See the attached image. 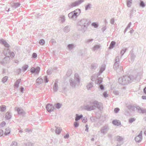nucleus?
<instances>
[{
  "instance_id": "f257e3e1",
  "label": "nucleus",
  "mask_w": 146,
  "mask_h": 146,
  "mask_svg": "<svg viewBox=\"0 0 146 146\" xmlns=\"http://www.w3.org/2000/svg\"><path fill=\"white\" fill-rule=\"evenodd\" d=\"M0 43L3 44L5 47L4 50L3 52L6 56L0 62V64L5 66V64L8 63L10 61V57L13 58L15 56V54L13 52H11L9 49V45L7 42L3 39H0Z\"/></svg>"
},
{
  "instance_id": "f03ea898",
  "label": "nucleus",
  "mask_w": 146,
  "mask_h": 146,
  "mask_svg": "<svg viewBox=\"0 0 146 146\" xmlns=\"http://www.w3.org/2000/svg\"><path fill=\"white\" fill-rule=\"evenodd\" d=\"M89 21L86 19H82L78 21L77 23V28L79 31L84 32L87 30Z\"/></svg>"
},
{
  "instance_id": "7ed1b4c3",
  "label": "nucleus",
  "mask_w": 146,
  "mask_h": 146,
  "mask_svg": "<svg viewBox=\"0 0 146 146\" xmlns=\"http://www.w3.org/2000/svg\"><path fill=\"white\" fill-rule=\"evenodd\" d=\"M100 107V103L97 101L93 100L90 101L89 104L84 105V109L88 111H91L95 110L96 108L99 109Z\"/></svg>"
},
{
  "instance_id": "20e7f679",
  "label": "nucleus",
  "mask_w": 146,
  "mask_h": 146,
  "mask_svg": "<svg viewBox=\"0 0 146 146\" xmlns=\"http://www.w3.org/2000/svg\"><path fill=\"white\" fill-rule=\"evenodd\" d=\"M134 78L133 76H125L118 79V82L122 85H125L131 83L133 80Z\"/></svg>"
},
{
  "instance_id": "39448f33",
  "label": "nucleus",
  "mask_w": 146,
  "mask_h": 146,
  "mask_svg": "<svg viewBox=\"0 0 146 146\" xmlns=\"http://www.w3.org/2000/svg\"><path fill=\"white\" fill-rule=\"evenodd\" d=\"M80 78L77 73H75L74 75V79L71 78L69 80L70 86L73 88H75L76 86L80 85Z\"/></svg>"
},
{
  "instance_id": "423d86ee",
  "label": "nucleus",
  "mask_w": 146,
  "mask_h": 146,
  "mask_svg": "<svg viewBox=\"0 0 146 146\" xmlns=\"http://www.w3.org/2000/svg\"><path fill=\"white\" fill-rule=\"evenodd\" d=\"M81 12L80 9H77L74 11L69 13L68 15V17L70 19L75 20L76 18L79 15Z\"/></svg>"
},
{
  "instance_id": "0eeeda50",
  "label": "nucleus",
  "mask_w": 146,
  "mask_h": 146,
  "mask_svg": "<svg viewBox=\"0 0 146 146\" xmlns=\"http://www.w3.org/2000/svg\"><path fill=\"white\" fill-rule=\"evenodd\" d=\"M119 56H116L115 59V62L114 64L113 68L114 69L116 70L117 72H121L122 70V67L121 66H119Z\"/></svg>"
},
{
  "instance_id": "6e6552de",
  "label": "nucleus",
  "mask_w": 146,
  "mask_h": 146,
  "mask_svg": "<svg viewBox=\"0 0 146 146\" xmlns=\"http://www.w3.org/2000/svg\"><path fill=\"white\" fill-rule=\"evenodd\" d=\"M129 109L133 111H135V110H137V112L139 113H146V109H143L139 106L136 107L132 105H129L128 106Z\"/></svg>"
},
{
  "instance_id": "1a4fd4ad",
  "label": "nucleus",
  "mask_w": 146,
  "mask_h": 146,
  "mask_svg": "<svg viewBox=\"0 0 146 146\" xmlns=\"http://www.w3.org/2000/svg\"><path fill=\"white\" fill-rule=\"evenodd\" d=\"M84 1V0H78L72 3L69 5V9L72 8L74 7L77 6Z\"/></svg>"
},
{
  "instance_id": "9d476101",
  "label": "nucleus",
  "mask_w": 146,
  "mask_h": 146,
  "mask_svg": "<svg viewBox=\"0 0 146 146\" xmlns=\"http://www.w3.org/2000/svg\"><path fill=\"white\" fill-rule=\"evenodd\" d=\"M109 129L108 125H106L101 128L100 130L101 132L104 135L105 134Z\"/></svg>"
},
{
  "instance_id": "9b49d317",
  "label": "nucleus",
  "mask_w": 146,
  "mask_h": 146,
  "mask_svg": "<svg viewBox=\"0 0 146 146\" xmlns=\"http://www.w3.org/2000/svg\"><path fill=\"white\" fill-rule=\"evenodd\" d=\"M40 70V67L38 66L36 68H32L30 70V72L32 74L35 73L36 74H38Z\"/></svg>"
},
{
  "instance_id": "f8f14e48",
  "label": "nucleus",
  "mask_w": 146,
  "mask_h": 146,
  "mask_svg": "<svg viewBox=\"0 0 146 146\" xmlns=\"http://www.w3.org/2000/svg\"><path fill=\"white\" fill-rule=\"evenodd\" d=\"M54 109V106L50 104H48L46 106V109L49 112L53 111Z\"/></svg>"
},
{
  "instance_id": "ddd939ff",
  "label": "nucleus",
  "mask_w": 146,
  "mask_h": 146,
  "mask_svg": "<svg viewBox=\"0 0 146 146\" xmlns=\"http://www.w3.org/2000/svg\"><path fill=\"white\" fill-rule=\"evenodd\" d=\"M142 132L141 131L139 134L135 137V139L136 142L139 143L141 142L142 139Z\"/></svg>"
},
{
  "instance_id": "4468645a",
  "label": "nucleus",
  "mask_w": 146,
  "mask_h": 146,
  "mask_svg": "<svg viewBox=\"0 0 146 146\" xmlns=\"http://www.w3.org/2000/svg\"><path fill=\"white\" fill-rule=\"evenodd\" d=\"M18 113L22 116H23L25 114V112L22 109L20 108H18L16 110Z\"/></svg>"
},
{
  "instance_id": "2eb2a0df",
  "label": "nucleus",
  "mask_w": 146,
  "mask_h": 146,
  "mask_svg": "<svg viewBox=\"0 0 146 146\" xmlns=\"http://www.w3.org/2000/svg\"><path fill=\"white\" fill-rule=\"evenodd\" d=\"M20 5V4L18 3H13L11 4V7L15 9L17 8Z\"/></svg>"
},
{
  "instance_id": "dca6fc26",
  "label": "nucleus",
  "mask_w": 146,
  "mask_h": 146,
  "mask_svg": "<svg viewBox=\"0 0 146 146\" xmlns=\"http://www.w3.org/2000/svg\"><path fill=\"white\" fill-rule=\"evenodd\" d=\"M58 89V81L56 80L53 85V90L55 92H56Z\"/></svg>"
},
{
  "instance_id": "f3484780",
  "label": "nucleus",
  "mask_w": 146,
  "mask_h": 146,
  "mask_svg": "<svg viewBox=\"0 0 146 146\" xmlns=\"http://www.w3.org/2000/svg\"><path fill=\"white\" fill-rule=\"evenodd\" d=\"M112 123L114 125L117 126H119L121 124L120 121L117 120H113Z\"/></svg>"
},
{
  "instance_id": "a211bd4d",
  "label": "nucleus",
  "mask_w": 146,
  "mask_h": 146,
  "mask_svg": "<svg viewBox=\"0 0 146 146\" xmlns=\"http://www.w3.org/2000/svg\"><path fill=\"white\" fill-rule=\"evenodd\" d=\"M106 67L105 66H103L101 68L99 72L97 73V75L99 76L105 70Z\"/></svg>"
},
{
  "instance_id": "6ab92c4d",
  "label": "nucleus",
  "mask_w": 146,
  "mask_h": 146,
  "mask_svg": "<svg viewBox=\"0 0 146 146\" xmlns=\"http://www.w3.org/2000/svg\"><path fill=\"white\" fill-rule=\"evenodd\" d=\"M102 82V78L98 77L95 81V83L97 84H100Z\"/></svg>"
},
{
  "instance_id": "aec40b11",
  "label": "nucleus",
  "mask_w": 146,
  "mask_h": 146,
  "mask_svg": "<svg viewBox=\"0 0 146 146\" xmlns=\"http://www.w3.org/2000/svg\"><path fill=\"white\" fill-rule=\"evenodd\" d=\"M11 114L9 111L7 112L6 114L5 118L8 120L10 119L11 118Z\"/></svg>"
},
{
  "instance_id": "412c9836",
  "label": "nucleus",
  "mask_w": 146,
  "mask_h": 146,
  "mask_svg": "<svg viewBox=\"0 0 146 146\" xmlns=\"http://www.w3.org/2000/svg\"><path fill=\"white\" fill-rule=\"evenodd\" d=\"M83 117V115L81 114L80 115L77 114L76 115V117L75 120L76 121H78L80 119L82 118Z\"/></svg>"
},
{
  "instance_id": "4be33fe9",
  "label": "nucleus",
  "mask_w": 146,
  "mask_h": 146,
  "mask_svg": "<svg viewBox=\"0 0 146 146\" xmlns=\"http://www.w3.org/2000/svg\"><path fill=\"white\" fill-rule=\"evenodd\" d=\"M43 81L42 78L40 77L38 78L36 80V82L37 85H39L41 84Z\"/></svg>"
},
{
  "instance_id": "5701e85b",
  "label": "nucleus",
  "mask_w": 146,
  "mask_h": 146,
  "mask_svg": "<svg viewBox=\"0 0 146 146\" xmlns=\"http://www.w3.org/2000/svg\"><path fill=\"white\" fill-rule=\"evenodd\" d=\"M116 42L114 41H112L111 42L110 46L109 47V49H112L115 46Z\"/></svg>"
},
{
  "instance_id": "b1692460",
  "label": "nucleus",
  "mask_w": 146,
  "mask_h": 146,
  "mask_svg": "<svg viewBox=\"0 0 146 146\" xmlns=\"http://www.w3.org/2000/svg\"><path fill=\"white\" fill-rule=\"evenodd\" d=\"M116 139L117 141L120 143L123 142V138L122 137L117 136L116 137Z\"/></svg>"
},
{
  "instance_id": "393cba45",
  "label": "nucleus",
  "mask_w": 146,
  "mask_h": 146,
  "mask_svg": "<svg viewBox=\"0 0 146 146\" xmlns=\"http://www.w3.org/2000/svg\"><path fill=\"white\" fill-rule=\"evenodd\" d=\"M93 86V83L92 82H90L89 84H88L86 87L87 90H89L92 88Z\"/></svg>"
},
{
  "instance_id": "a878e982",
  "label": "nucleus",
  "mask_w": 146,
  "mask_h": 146,
  "mask_svg": "<svg viewBox=\"0 0 146 146\" xmlns=\"http://www.w3.org/2000/svg\"><path fill=\"white\" fill-rule=\"evenodd\" d=\"M75 47L74 44H69L67 45V48L69 50H71Z\"/></svg>"
},
{
  "instance_id": "bb28decb",
  "label": "nucleus",
  "mask_w": 146,
  "mask_h": 146,
  "mask_svg": "<svg viewBox=\"0 0 146 146\" xmlns=\"http://www.w3.org/2000/svg\"><path fill=\"white\" fill-rule=\"evenodd\" d=\"M10 129L8 127L6 128L5 129V131L4 134L5 135H7L9 134L10 133Z\"/></svg>"
},
{
  "instance_id": "cd10ccee",
  "label": "nucleus",
  "mask_w": 146,
  "mask_h": 146,
  "mask_svg": "<svg viewBox=\"0 0 146 146\" xmlns=\"http://www.w3.org/2000/svg\"><path fill=\"white\" fill-rule=\"evenodd\" d=\"M55 127L56 128L55 130L56 133L58 134H60L61 131L62 129L59 127Z\"/></svg>"
},
{
  "instance_id": "c85d7f7f",
  "label": "nucleus",
  "mask_w": 146,
  "mask_h": 146,
  "mask_svg": "<svg viewBox=\"0 0 146 146\" xmlns=\"http://www.w3.org/2000/svg\"><path fill=\"white\" fill-rule=\"evenodd\" d=\"M132 3V0H127V5L128 7H130Z\"/></svg>"
},
{
  "instance_id": "c756f323",
  "label": "nucleus",
  "mask_w": 146,
  "mask_h": 146,
  "mask_svg": "<svg viewBox=\"0 0 146 146\" xmlns=\"http://www.w3.org/2000/svg\"><path fill=\"white\" fill-rule=\"evenodd\" d=\"M21 79H18L16 81L15 83L14 86H15L18 88L19 86V85L21 82Z\"/></svg>"
},
{
  "instance_id": "7c9ffc66",
  "label": "nucleus",
  "mask_w": 146,
  "mask_h": 146,
  "mask_svg": "<svg viewBox=\"0 0 146 146\" xmlns=\"http://www.w3.org/2000/svg\"><path fill=\"white\" fill-rule=\"evenodd\" d=\"M139 5L140 7L144 8L145 6V4L144 3V1H141L139 3Z\"/></svg>"
},
{
  "instance_id": "2f4dec72",
  "label": "nucleus",
  "mask_w": 146,
  "mask_h": 146,
  "mask_svg": "<svg viewBox=\"0 0 146 146\" xmlns=\"http://www.w3.org/2000/svg\"><path fill=\"white\" fill-rule=\"evenodd\" d=\"M65 17L64 15L61 16L60 17L59 20L61 21L62 23H64L65 21Z\"/></svg>"
},
{
  "instance_id": "473e14b6",
  "label": "nucleus",
  "mask_w": 146,
  "mask_h": 146,
  "mask_svg": "<svg viewBox=\"0 0 146 146\" xmlns=\"http://www.w3.org/2000/svg\"><path fill=\"white\" fill-rule=\"evenodd\" d=\"M8 77L7 76H5L3 77L1 80V81L3 83H5L6 82L8 79Z\"/></svg>"
},
{
  "instance_id": "72a5a7b5",
  "label": "nucleus",
  "mask_w": 146,
  "mask_h": 146,
  "mask_svg": "<svg viewBox=\"0 0 146 146\" xmlns=\"http://www.w3.org/2000/svg\"><path fill=\"white\" fill-rule=\"evenodd\" d=\"M100 47V46L99 45H95L93 49V50L95 51L96 50H97L99 49Z\"/></svg>"
},
{
  "instance_id": "f704fd0d",
  "label": "nucleus",
  "mask_w": 146,
  "mask_h": 146,
  "mask_svg": "<svg viewBox=\"0 0 146 146\" xmlns=\"http://www.w3.org/2000/svg\"><path fill=\"white\" fill-rule=\"evenodd\" d=\"M136 11V10H134L133 9L132 10H131L130 11V18H131L132 17H133V14L134 13H135Z\"/></svg>"
},
{
  "instance_id": "c9c22d12",
  "label": "nucleus",
  "mask_w": 146,
  "mask_h": 146,
  "mask_svg": "<svg viewBox=\"0 0 146 146\" xmlns=\"http://www.w3.org/2000/svg\"><path fill=\"white\" fill-rule=\"evenodd\" d=\"M70 29L69 26H67L64 28V32L67 33L70 31Z\"/></svg>"
},
{
  "instance_id": "e433bc0d",
  "label": "nucleus",
  "mask_w": 146,
  "mask_h": 146,
  "mask_svg": "<svg viewBox=\"0 0 146 146\" xmlns=\"http://www.w3.org/2000/svg\"><path fill=\"white\" fill-rule=\"evenodd\" d=\"M98 64H93L91 65V68L92 69L95 70L98 66Z\"/></svg>"
},
{
  "instance_id": "4c0bfd02",
  "label": "nucleus",
  "mask_w": 146,
  "mask_h": 146,
  "mask_svg": "<svg viewBox=\"0 0 146 146\" xmlns=\"http://www.w3.org/2000/svg\"><path fill=\"white\" fill-rule=\"evenodd\" d=\"M62 105V104L60 103H57L55 105V106L56 108L59 109L61 107Z\"/></svg>"
},
{
  "instance_id": "58836bf2",
  "label": "nucleus",
  "mask_w": 146,
  "mask_h": 146,
  "mask_svg": "<svg viewBox=\"0 0 146 146\" xmlns=\"http://www.w3.org/2000/svg\"><path fill=\"white\" fill-rule=\"evenodd\" d=\"M28 67H29V66L28 65H24L22 67V68L23 69V71H26Z\"/></svg>"
},
{
  "instance_id": "ea45409f",
  "label": "nucleus",
  "mask_w": 146,
  "mask_h": 146,
  "mask_svg": "<svg viewBox=\"0 0 146 146\" xmlns=\"http://www.w3.org/2000/svg\"><path fill=\"white\" fill-rule=\"evenodd\" d=\"M92 5L90 4H87L85 7V9L86 10H87L90 9L91 6Z\"/></svg>"
},
{
  "instance_id": "a19ab883",
  "label": "nucleus",
  "mask_w": 146,
  "mask_h": 146,
  "mask_svg": "<svg viewBox=\"0 0 146 146\" xmlns=\"http://www.w3.org/2000/svg\"><path fill=\"white\" fill-rule=\"evenodd\" d=\"M52 68L49 69L47 71V74L48 75H50L52 72Z\"/></svg>"
},
{
  "instance_id": "79ce46f5",
  "label": "nucleus",
  "mask_w": 146,
  "mask_h": 146,
  "mask_svg": "<svg viewBox=\"0 0 146 146\" xmlns=\"http://www.w3.org/2000/svg\"><path fill=\"white\" fill-rule=\"evenodd\" d=\"M131 55V59L133 61L135 57V55L134 54L132 53L130 55Z\"/></svg>"
},
{
  "instance_id": "37998d69",
  "label": "nucleus",
  "mask_w": 146,
  "mask_h": 146,
  "mask_svg": "<svg viewBox=\"0 0 146 146\" xmlns=\"http://www.w3.org/2000/svg\"><path fill=\"white\" fill-rule=\"evenodd\" d=\"M127 48H125L123 49L121 52L120 54H121V56H122L125 53V52H126V50H127Z\"/></svg>"
},
{
  "instance_id": "c03bdc74",
  "label": "nucleus",
  "mask_w": 146,
  "mask_h": 146,
  "mask_svg": "<svg viewBox=\"0 0 146 146\" xmlns=\"http://www.w3.org/2000/svg\"><path fill=\"white\" fill-rule=\"evenodd\" d=\"M1 111L3 112L5 111V110L6 109V107L5 106L2 105L1 106Z\"/></svg>"
},
{
  "instance_id": "a18cd8bd",
  "label": "nucleus",
  "mask_w": 146,
  "mask_h": 146,
  "mask_svg": "<svg viewBox=\"0 0 146 146\" xmlns=\"http://www.w3.org/2000/svg\"><path fill=\"white\" fill-rule=\"evenodd\" d=\"M92 25L94 26L95 28H97L98 27V25L97 23H93L92 24Z\"/></svg>"
},
{
  "instance_id": "49530a36",
  "label": "nucleus",
  "mask_w": 146,
  "mask_h": 146,
  "mask_svg": "<svg viewBox=\"0 0 146 146\" xmlns=\"http://www.w3.org/2000/svg\"><path fill=\"white\" fill-rule=\"evenodd\" d=\"M93 40V39H87L86 40V43H89L91 42H92Z\"/></svg>"
},
{
  "instance_id": "de8ad7c7",
  "label": "nucleus",
  "mask_w": 146,
  "mask_h": 146,
  "mask_svg": "<svg viewBox=\"0 0 146 146\" xmlns=\"http://www.w3.org/2000/svg\"><path fill=\"white\" fill-rule=\"evenodd\" d=\"M135 119L134 118H130L129 120V122L130 123H131L134 121Z\"/></svg>"
},
{
  "instance_id": "09e8293b",
  "label": "nucleus",
  "mask_w": 146,
  "mask_h": 146,
  "mask_svg": "<svg viewBox=\"0 0 146 146\" xmlns=\"http://www.w3.org/2000/svg\"><path fill=\"white\" fill-rule=\"evenodd\" d=\"M44 80L46 83H47L48 82L49 80L47 76H46L44 77Z\"/></svg>"
},
{
  "instance_id": "8fccbe9b",
  "label": "nucleus",
  "mask_w": 146,
  "mask_h": 146,
  "mask_svg": "<svg viewBox=\"0 0 146 146\" xmlns=\"http://www.w3.org/2000/svg\"><path fill=\"white\" fill-rule=\"evenodd\" d=\"M11 146H17V142L15 141L13 142Z\"/></svg>"
},
{
  "instance_id": "3c124183",
  "label": "nucleus",
  "mask_w": 146,
  "mask_h": 146,
  "mask_svg": "<svg viewBox=\"0 0 146 146\" xmlns=\"http://www.w3.org/2000/svg\"><path fill=\"white\" fill-rule=\"evenodd\" d=\"M39 42L40 44L43 45L44 44L45 41L43 39H41L40 40Z\"/></svg>"
},
{
  "instance_id": "603ef678",
  "label": "nucleus",
  "mask_w": 146,
  "mask_h": 146,
  "mask_svg": "<svg viewBox=\"0 0 146 146\" xmlns=\"http://www.w3.org/2000/svg\"><path fill=\"white\" fill-rule=\"evenodd\" d=\"M113 93L116 95H118L119 94V92L118 91L115 90L113 91Z\"/></svg>"
},
{
  "instance_id": "864d4df0",
  "label": "nucleus",
  "mask_w": 146,
  "mask_h": 146,
  "mask_svg": "<svg viewBox=\"0 0 146 146\" xmlns=\"http://www.w3.org/2000/svg\"><path fill=\"white\" fill-rule=\"evenodd\" d=\"M72 74V71L71 70H68L67 73V76H70Z\"/></svg>"
},
{
  "instance_id": "5fc2aeb1",
  "label": "nucleus",
  "mask_w": 146,
  "mask_h": 146,
  "mask_svg": "<svg viewBox=\"0 0 146 146\" xmlns=\"http://www.w3.org/2000/svg\"><path fill=\"white\" fill-rule=\"evenodd\" d=\"M87 119L86 117H85L83 119L82 122L84 123H86L87 122Z\"/></svg>"
},
{
  "instance_id": "6e6d98bb",
  "label": "nucleus",
  "mask_w": 146,
  "mask_h": 146,
  "mask_svg": "<svg viewBox=\"0 0 146 146\" xmlns=\"http://www.w3.org/2000/svg\"><path fill=\"white\" fill-rule=\"evenodd\" d=\"M6 123L5 122L3 121L1 123L0 126L1 127H3L6 125Z\"/></svg>"
},
{
  "instance_id": "4d7b16f0",
  "label": "nucleus",
  "mask_w": 146,
  "mask_h": 146,
  "mask_svg": "<svg viewBox=\"0 0 146 146\" xmlns=\"http://www.w3.org/2000/svg\"><path fill=\"white\" fill-rule=\"evenodd\" d=\"M105 98H106L108 96V95L107 92H105L103 94Z\"/></svg>"
},
{
  "instance_id": "13d9d810",
  "label": "nucleus",
  "mask_w": 146,
  "mask_h": 146,
  "mask_svg": "<svg viewBox=\"0 0 146 146\" xmlns=\"http://www.w3.org/2000/svg\"><path fill=\"white\" fill-rule=\"evenodd\" d=\"M100 89L101 90H104V87L103 85H100Z\"/></svg>"
},
{
  "instance_id": "bf43d9fd",
  "label": "nucleus",
  "mask_w": 146,
  "mask_h": 146,
  "mask_svg": "<svg viewBox=\"0 0 146 146\" xmlns=\"http://www.w3.org/2000/svg\"><path fill=\"white\" fill-rule=\"evenodd\" d=\"M119 110V108H115L114 109V111L115 113H117L118 112Z\"/></svg>"
},
{
  "instance_id": "052dcab7",
  "label": "nucleus",
  "mask_w": 146,
  "mask_h": 146,
  "mask_svg": "<svg viewBox=\"0 0 146 146\" xmlns=\"http://www.w3.org/2000/svg\"><path fill=\"white\" fill-rule=\"evenodd\" d=\"M74 125L75 127H78L79 124L78 122H74Z\"/></svg>"
},
{
  "instance_id": "680f3d73",
  "label": "nucleus",
  "mask_w": 146,
  "mask_h": 146,
  "mask_svg": "<svg viewBox=\"0 0 146 146\" xmlns=\"http://www.w3.org/2000/svg\"><path fill=\"white\" fill-rule=\"evenodd\" d=\"M37 56V54L35 53H33L32 54V57L33 58H36Z\"/></svg>"
},
{
  "instance_id": "e2e57ef3",
  "label": "nucleus",
  "mask_w": 146,
  "mask_h": 146,
  "mask_svg": "<svg viewBox=\"0 0 146 146\" xmlns=\"http://www.w3.org/2000/svg\"><path fill=\"white\" fill-rule=\"evenodd\" d=\"M3 135V131L2 129H0V137L2 136Z\"/></svg>"
},
{
  "instance_id": "0e129e2a",
  "label": "nucleus",
  "mask_w": 146,
  "mask_h": 146,
  "mask_svg": "<svg viewBox=\"0 0 146 146\" xmlns=\"http://www.w3.org/2000/svg\"><path fill=\"white\" fill-rule=\"evenodd\" d=\"M69 137V134L68 133H67L66 135L64 136V138L65 139H68Z\"/></svg>"
},
{
  "instance_id": "69168bd1",
  "label": "nucleus",
  "mask_w": 146,
  "mask_h": 146,
  "mask_svg": "<svg viewBox=\"0 0 146 146\" xmlns=\"http://www.w3.org/2000/svg\"><path fill=\"white\" fill-rule=\"evenodd\" d=\"M32 144L31 143H28L25 144L23 146H31Z\"/></svg>"
},
{
  "instance_id": "338daca9",
  "label": "nucleus",
  "mask_w": 146,
  "mask_h": 146,
  "mask_svg": "<svg viewBox=\"0 0 146 146\" xmlns=\"http://www.w3.org/2000/svg\"><path fill=\"white\" fill-rule=\"evenodd\" d=\"M110 23L112 25H113L114 23V19H112L111 20Z\"/></svg>"
},
{
  "instance_id": "774afa93",
  "label": "nucleus",
  "mask_w": 146,
  "mask_h": 146,
  "mask_svg": "<svg viewBox=\"0 0 146 146\" xmlns=\"http://www.w3.org/2000/svg\"><path fill=\"white\" fill-rule=\"evenodd\" d=\"M50 42L52 44H54L56 43L55 40L53 39H52L50 40Z\"/></svg>"
}]
</instances>
